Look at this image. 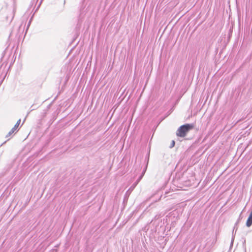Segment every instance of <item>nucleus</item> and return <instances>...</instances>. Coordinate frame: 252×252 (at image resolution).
Masks as SVG:
<instances>
[{
  "instance_id": "obj_1",
  "label": "nucleus",
  "mask_w": 252,
  "mask_h": 252,
  "mask_svg": "<svg viewBox=\"0 0 252 252\" xmlns=\"http://www.w3.org/2000/svg\"><path fill=\"white\" fill-rule=\"evenodd\" d=\"M193 128L190 124H186L181 126L177 130L176 134L178 136L184 137L187 133Z\"/></svg>"
},
{
  "instance_id": "obj_2",
  "label": "nucleus",
  "mask_w": 252,
  "mask_h": 252,
  "mask_svg": "<svg viewBox=\"0 0 252 252\" xmlns=\"http://www.w3.org/2000/svg\"><path fill=\"white\" fill-rule=\"evenodd\" d=\"M21 122V120L19 119L16 123V124L10 130V131L8 132L7 135L10 136L11 134H12L13 133H14L16 130H17L18 127L19 126L20 123Z\"/></svg>"
},
{
  "instance_id": "obj_3",
  "label": "nucleus",
  "mask_w": 252,
  "mask_h": 252,
  "mask_svg": "<svg viewBox=\"0 0 252 252\" xmlns=\"http://www.w3.org/2000/svg\"><path fill=\"white\" fill-rule=\"evenodd\" d=\"M252 224V212L250 213V216L247 220L246 222V225L248 227H250Z\"/></svg>"
},
{
  "instance_id": "obj_4",
  "label": "nucleus",
  "mask_w": 252,
  "mask_h": 252,
  "mask_svg": "<svg viewBox=\"0 0 252 252\" xmlns=\"http://www.w3.org/2000/svg\"><path fill=\"white\" fill-rule=\"evenodd\" d=\"M174 145H175V141L174 140H172L170 147L171 148H173L174 146Z\"/></svg>"
},
{
  "instance_id": "obj_5",
  "label": "nucleus",
  "mask_w": 252,
  "mask_h": 252,
  "mask_svg": "<svg viewBox=\"0 0 252 252\" xmlns=\"http://www.w3.org/2000/svg\"><path fill=\"white\" fill-rule=\"evenodd\" d=\"M136 184H133L130 188V189H133L136 186Z\"/></svg>"
},
{
  "instance_id": "obj_6",
  "label": "nucleus",
  "mask_w": 252,
  "mask_h": 252,
  "mask_svg": "<svg viewBox=\"0 0 252 252\" xmlns=\"http://www.w3.org/2000/svg\"><path fill=\"white\" fill-rule=\"evenodd\" d=\"M142 176H143V175H142L139 177V178L138 180L139 181H140V180L141 179V178H142Z\"/></svg>"
},
{
  "instance_id": "obj_7",
  "label": "nucleus",
  "mask_w": 252,
  "mask_h": 252,
  "mask_svg": "<svg viewBox=\"0 0 252 252\" xmlns=\"http://www.w3.org/2000/svg\"><path fill=\"white\" fill-rule=\"evenodd\" d=\"M140 181H139L138 180H137V181H136V182L135 183V184H136V185L138 184V183Z\"/></svg>"
}]
</instances>
